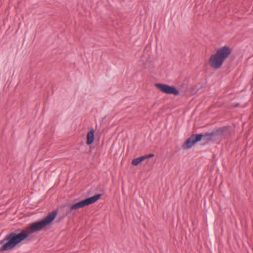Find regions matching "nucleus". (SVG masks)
<instances>
[{
  "mask_svg": "<svg viewBox=\"0 0 253 253\" xmlns=\"http://www.w3.org/2000/svg\"><path fill=\"white\" fill-rule=\"evenodd\" d=\"M57 213L58 209H56L42 218L31 222L23 228L11 231L0 241V253L11 251L23 243L32 241L34 239V234L45 230L51 226Z\"/></svg>",
  "mask_w": 253,
  "mask_h": 253,
  "instance_id": "nucleus-1",
  "label": "nucleus"
},
{
  "mask_svg": "<svg viewBox=\"0 0 253 253\" xmlns=\"http://www.w3.org/2000/svg\"><path fill=\"white\" fill-rule=\"evenodd\" d=\"M231 126L229 125L216 127L211 132H206V143L214 142L222 138H226L231 134Z\"/></svg>",
  "mask_w": 253,
  "mask_h": 253,
  "instance_id": "nucleus-4",
  "label": "nucleus"
},
{
  "mask_svg": "<svg viewBox=\"0 0 253 253\" xmlns=\"http://www.w3.org/2000/svg\"><path fill=\"white\" fill-rule=\"evenodd\" d=\"M205 133H200L192 134L190 137L187 138L182 145V148L184 150H187L191 148L197 143L200 142L202 139L205 141V144L206 143V137Z\"/></svg>",
  "mask_w": 253,
  "mask_h": 253,
  "instance_id": "nucleus-5",
  "label": "nucleus"
},
{
  "mask_svg": "<svg viewBox=\"0 0 253 253\" xmlns=\"http://www.w3.org/2000/svg\"><path fill=\"white\" fill-rule=\"evenodd\" d=\"M155 86L161 91L166 94L177 95L179 93L178 89L173 85H169L162 83H156Z\"/></svg>",
  "mask_w": 253,
  "mask_h": 253,
  "instance_id": "nucleus-6",
  "label": "nucleus"
},
{
  "mask_svg": "<svg viewBox=\"0 0 253 253\" xmlns=\"http://www.w3.org/2000/svg\"><path fill=\"white\" fill-rule=\"evenodd\" d=\"M90 191L86 195L82 194L81 197L74 199L73 204H65L63 206L62 208L67 206L68 209H67L65 213L58 216L57 222H61L66 216L72 213L74 211L84 208L94 204L99 200L103 195L101 193H96L92 196H90Z\"/></svg>",
  "mask_w": 253,
  "mask_h": 253,
  "instance_id": "nucleus-2",
  "label": "nucleus"
},
{
  "mask_svg": "<svg viewBox=\"0 0 253 253\" xmlns=\"http://www.w3.org/2000/svg\"><path fill=\"white\" fill-rule=\"evenodd\" d=\"M143 156L145 158V160H146L147 159L153 157L154 156V155L153 154H149L143 155Z\"/></svg>",
  "mask_w": 253,
  "mask_h": 253,
  "instance_id": "nucleus-9",
  "label": "nucleus"
},
{
  "mask_svg": "<svg viewBox=\"0 0 253 253\" xmlns=\"http://www.w3.org/2000/svg\"><path fill=\"white\" fill-rule=\"evenodd\" d=\"M199 87L197 85H196L192 88V92H193L194 93H196Z\"/></svg>",
  "mask_w": 253,
  "mask_h": 253,
  "instance_id": "nucleus-10",
  "label": "nucleus"
},
{
  "mask_svg": "<svg viewBox=\"0 0 253 253\" xmlns=\"http://www.w3.org/2000/svg\"><path fill=\"white\" fill-rule=\"evenodd\" d=\"M144 160L145 158L144 156H142L133 159L131 161V164L133 166H137Z\"/></svg>",
  "mask_w": 253,
  "mask_h": 253,
  "instance_id": "nucleus-8",
  "label": "nucleus"
},
{
  "mask_svg": "<svg viewBox=\"0 0 253 253\" xmlns=\"http://www.w3.org/2000/svg\"><path fill=\"white\" fill-rule=\"evenodd\" d=\"M94 132L95 130L93 128H91L90 130L86 134V144L87 145H90L94 141Z\"/></svg>",
  "mask_w": 253,
  "mask_h": 253,
  "instance_id": "nucleus-7",
  "label": "nucleus"
},
{
  "mask_svg": "<svg viewBox=\"0 0 253 253\" xmlns=\"http://www.w3.org/2000/svg\"><path fill=\"white\" fill-rule=\"evenodd\" d=\"M232 52V48L227 45L218 48L216 52L210 57L208 60L209 65L214 69L220 68Z\"/></svg>",
  "mask_w": 253,
  "mask_h": 253,
  "instance_id": "nucleus-3",
  "label": "nucleus"
},
{
  "mask_svg": "<svg viewBox=\"0 0 253 253\" xmlns=\"http://www.w3.org/2000/svg\"><path fill=\"white\" fill-rule=\"evenodd\" d=\"M239 106V103H237L236 104H235V105H234L232 107L233 108H236L237 107Z\"/></svg>",
  "mask_w": 253,
  "mask_h": 253,
  "instance_id": "nucleus-11",
  "label": "nucleus"
}]
</instances>
